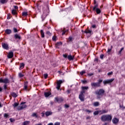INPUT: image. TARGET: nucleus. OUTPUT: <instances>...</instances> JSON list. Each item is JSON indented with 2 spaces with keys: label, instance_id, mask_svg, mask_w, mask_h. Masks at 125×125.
I'll return each instance as SVG.
<instances>
[{
  "label": "nucleus",
  "instance_id": "f257e3e1",
  "mask_svg": "<svg viewBox=\"0 0 125 125\" xmlns=\"http://www.w3.org/2000/svg\"><path fill=\"white\" fill-rule=\"evenodd\" d=\"M101 120L103 122H106V121L111 122L112 121V116L110 115H103L101 117Z\"/></svg>",
  "mask_w": 125,
  "mask_h": 125
},
{
  "label": "nucleus",
  "instance_id": "f03ea898",
  "mask_svg": "<svg viewBox=\"0 0 125 125\" xmlns=\"http://www.w3.org/2000/svg\"><path fill=\"white\" fill-rule=\"evenodd\" d=\"M104 92H105L104 90L100 89L99 90L96 91V94H97V97L98 98H101V96H102L103 94H104Z\"/></svg>",
  "mask_w": 125,
  "mask_h": 125
},
{
  "label": "nucleus",
  "instance_id": "7ed1b4c3",
  "mask_svg": "<svg viewBox=\"0 0 125 125\" xmlns=\"http://www.w3.org/2000/svg\"><path fill=\"white\" fill-rule=\"evenodd\" d=\"M102 83V80H100L97 83H92L91 85L92 86L94 87H99L100 86V84Z\"/></svg>",
  "mask_w": 125,
  "mask_h": 125
},
{
  "label": "nucleus",
  "instance_id": "20e7f679",
  "mask_svg": "<svg viewBox=\"0 0 125 125\" xmlns=\"http://www.w3.org/2000/svg\"><path fill=\"white\" fill-rule=\"evenodd\" d=\"M93 10L94 11H96V13L97 14H99L101 12V10H100V9H99V7H98V5L96 4L93 7Z\"/></svg>",
  "mask_w": 125,
  "mask_h": 125
},
{
  "label": "nucleus",
  "instance_id": "39448f33",
  "mask_svg": "<svg viewBox=\"0 0 125 125\" xmlns=\"http://www.w3.org/2000/svg\"><path fill=\"white\" fill-rule=\"evenodd\" d=\"M84 92H85L84 91H82L79 95V99L81 101H84V95H83Z\"/></svg>",
  "mask_w": 125,
  "mask_h": 125
},
{
  "label": "nucleus",
  "instance_id": "423d86ee",
  "mask_svg": "<svg viewBox=\"0 0 125 125\" xmlns=\"http://www.w3.org/2000/svg\"><path fill=\"white\" fill-rule=\"evenodd\" d=\"M27 107V105L25 104V103H22L21 104V105L18 106V110H22V109H24V108H26Z\"/></svg>",
  "mask_w": 125,
  "mask_h": 125
},
{
  "label": "nucleus",
  "instance_id": "0eeeda50",
  "mask_svg": "<svg viewBox=\"0 0 125 125\" xmlns=\"http://www.w3.org/2000/svg\"><path fill=\"white\" fill-rule=\"evenodd\" d=\"M0 83H5V84H6V83H9V80L7 78L5 79H0Z\"/></svg>",
  "mask_w": 125,
  "mask_h": 125
},
{
  "label": "nucleus",
  "instance_id": "6e6552de",
  "mask_svg": "<svg viewBox=\"0 0 125 125\" xmlns=\"http://www.w3.org/2000/svg\"><path fill=\"white\" fill-rule=\"evenodd\" d=\"M63 81L62 80H59L57 82V88L58 89V90H59V89H60V87H61V83H63Z\"/></svg>",
  "mask_w": 125,
  "mask_h": 125
},
{
  "label": "nucleus",
  "instance_id": "1a4fd4ad",
  "mask_svg": "<svg viewBox=\"0 0 125 125\" xmlns=\"http://www.w3.org/2000/svg\"><path fill=\"white\" fill-rule=\"evenodd\" d=\"M114 79H111L107 80H105L104 81L103 83L104 84H107V83H112L114 81Z\"/></svg>",
  "mask_w": 125,
  "mask_h": 125
},
{
  "label": "nucleus",
  "instance_id": "9d476101",
  "mask_svg": "<svg viewBox=\"0 0 125 125\" xmlns=\"http://www.w3.org/2000/svg\"><path fill=\"white\" fill-rule=\"evenodd\" d=\"M112 123L114 125H117L119 123V119L114 118L112 119Z\"/></svg>",
  "mask_w": 125,
  "mask_h": 125
},
{
  "label": "nucleus",
  "instance_id": "9b49d317",
  "mask_svg": "<svg viewBox=\"0 0 125 125\" xmlns=\"http://www.w3.org/2000/svg\"><path fill=\"white\" fill-rule=\"evenodd\" d=\"M2 46L4 49H8V44L5 43H2Z\"/></svg>",
  "mask_w": 125,
  "mask_h": 125
},
{
  "label": "nucleus",
  "instance_id": "f8f14e48",
  "mask_svg": "<svg viewBox=\"0 0 125 125\" xmlns=\"http://www.w3.org/2000/svg\"><path fill=\"white\" fill-rule=\"evenodd\" d=\"M55 101L58 103H61L63 101V99L62 98H55Z\"/></svg>",
  "mask_w": 125,
  "mask_h": 125
},
{
  "label": "nucleus",
  "instance_id": "ddd939ff",
  "mask_svg": "<svg viewBox=\"0 0 125 125\" xmlns=\"http://www.w3.org/2000/svg\"><path fill=\"white\" fill-rule=\"evenodd\" d=\"M106 113H108V110H99V114L100 115H102V114H105Z\"/></svg>",
  "mask_w": 125,
  "mask_h": 125
},
{
  "label": "nucleus",
  "instance_id": "4468645a",
  "mask_svg": "<svg viewBox=\"0 0 125 125\" xmlns=\"http://www.w3.org/2000/svg\"><path fill=\"white\" fill-rule=\"evenodd\" d=\"M8 58H12L13 57V52H10L7 55Z\"/></svg>",
  "mask_w": 125,
  "mask_h": 125
},
{
  "label": "nucleus",
  "instance_id": "2eb2a0df",
  "mask_svg": "<svg viewBox=\"0 0 125 125\" xmlns=\"http://www.w3.org/2000/svg\"><path fill=\"white\" fill-rule=\"evenodd\" d=\"M23 89L24 90H28V82H24V86Z\"/></svg>",
  "mask_w": 125,
  "mask_h": 125
},
{
  "label": "nucleus",
  "instance_id": "dca6fc26",
  "mask_svg": "<svg viewBox=\"0 0 125 125\" xmlns=\"http://www.w3.org/2000/svg\"><path fill=\"white\" fill-rule=\"evenodd\" d=\"M44 95L45 97H48L49 95H51V93L50 92H46L44 93Z\"/></svg>",
  "mask_w": 125,
  "mask_h": 125
},
{
  "label": "nucleus",
  "instance_id": "f3484780",
  "mask_svg": "<svg viewBox=\"0 0 125 125\" xmlns=\"http://www.w3.org/2000/svg\"><path fill=\"white\" fill-rule=\"evenodd\" d=\"M5 33H6V34H7V35H9V34H11V30L6 29V30H5Z\"/></svg>",
  "mask_w": 125,
  "mask_h": 125
},
{
  "label": "nucleus",
  "instance_id": "a211bd4d",
  "mask_svg": "<svg viewBox=\"0 0 125 125\" xmlns=\"http://www.w3.org/2000/svg\"><path fill=\"white\" fill-rule=\"evenodd\" d=\"M52 114V112L48 111L46 112L45 115L46 117H48V116H50Z\"/></svg>",
  "mask_w": 125,
  "mask_h": 125
},
{
  "label": "nucleus",
  "instance_id": "6ab92c4d",
  "mask_svg": "<svg viewBox=\"0 0 125 125\" xmlns=\"http://www.w3.org/2000/svg\"><path fill=\"white\" fill-rule=\"evenodd\" d=\"M74 56H72V55H68L67 56V59H68V60H74Z\"/></svg>",
  "mask_w": 125,
  "mask_h": 125
},
{
  "label": "nucleus",
  "instance_id": "aec40b11",
  "mask_svg": "<svg viewBox=\"0 0 125 125\" xmlns=\"http://www.w3.org/2000/svg\"><path fill=\"white\" fill-rule=\"evenodd\" d=\"M60 45H62V42H57L56 44V47H57V48H59V46H60Z\"/></svg>",
  "mask_w": 125,
  "mask_h": 125
},
{
  "label": "nucleus",
  "instance_id": "412c9836",
  "mask_svg": "<svg viewBox=\"0 0 125 125\" xmlns=\"http://www.w3.org/2000/svg\"><path fill=\"white\" fill-rule=\"evenodd\" d=\"M82 91H84V90H87V89H88V86H82Z\"/></svg>",
  "mask_w": 125,
  "mask_h": 125
},
{
  "label": "nucleus",
  "instance_id": "4be33fe9",
  "mask_svg": "<svg viewBox=\"0 0 125 125\" xmlns=\"http://www.w3.org/2000/svg\"><path fill=\"white\" fill-rule=\"evenodd\" d=\"M15 39H18V40H20V39H21V37L18 34H16L15 35Z\"/></svg>",
  "mask_w": 125,
  "mask_h": 125
},
{
  "label": "nucleus",
  "instance_id": "5701e85b",
  "mask_svg": "<svg viewBox=\"0 0 125 125\" xmlns=\"http://www.w3.org/2000/svg\"><path fill=\"white\" fill-rule=\"evenodd\" d=\"M22 16H24V17L28 16V13L26 12H23L22 13Z\"/></svg>",
  "mask_w": 125,
  "mask_h": 125
},
{
  "label": "nucleus",
  "instance_id": "b1692460",
  "mask_svg": "<svg viewBox=\"0 0 125 125\" xmlns=\"http://www.w3.org/2000/svg\"><path fill=\"white\" fill-rule=\"evenodd\" d=\"M41 34L42 38H44V33L42 30H41Z\"/></svg>",
  "mask_w": 125,
  "mask_h": 125
},
{
  "label": "nucleus",
  "instance_id": "393cba45",
  "mask_svg": "<svg viewBox=\"0 0 125 125\" xmlns=\"http://www.w3.org/2000/svg\"><path fill=\"white\" fill-rule=\"evenodd\" d=\"M25 66V64H24V63H21L20 64V69H23L24 68V66Z\"/></svg>",
  "mask_w": 125,
  "mask_h": 125
},
{
  "label": "nucleus",
  "instance_id": "a878e982",
  "mask_svg": "<svg viewBox=\"0 0 125 125\" xmlns=\"http://www.w3.org/2000/svg\"><path fill=\"white\" fill-rule=\"evenodd\" d=\"M12 13L13 15H16L17 14V12L15 10H12Z\"/></svg>",
  "mask_w": 125,
  "mask_h": 125
},
{
  "label": "nucleus",
  "instance_id": "bb28decb",
  "mask_svg": "<svg viewBox=\"0 0 125 125\" xmlns=\"http://www.w3.org/2000/svg\"><path fill=\"white\" fill-rule=\"evenodd\" d=\"M11 94L13 97H17V94L14 92L11 93Z\"/></svg>",
  "mask_w": 125,
  "mask_h": 125
},
{
  "label": "nucleus",
  "instance_id": "cd10ccee",
  "mask_svg": "<svg viewBox=\"0 0 125 125\" xmlns=\"http://www.w3.org/2000/svg\"><path fill=\"white\" fill-rule=\"evenodd\" d=\"M32 116L34 118H38V116L37 115V113H32Z\"/></svg>",
  "mask_w": 125,
  "mask_h": 125
},
{
  "label": "nucleus",
  "instance_id": "c85d7f7f",
  "mask_svg": "<svg viewBox=\"0 0 125 125\" xmlns=\"http://www.w3.org/2000/svg\"><path fill=\"white\" fill-rule=\"evenodd\" d=\"M0 2L1 3H5V2H7V0H0Z\"/></svg>",
  "mask_w": 125,
  "mask_h": 125
},
{
  "label": "nucleus",
  "instance_id": "c756f323",
  "mask_svg": "<svg viewBox=\"0 0 125 125\" xmlns=\"http://www.w3.org/2000/svg\"><path fill=\"white\" fill-rule=\"evenodd\" d=\"M30 124V121H25L23 123V125H27Z\"/></svg>",
  "mask_w": 125,
  "mask_h": 125
},
{
  "label": "nucleus",
  "instance_id": "7c9ffc66",
  "mask_svg": "<svg viewBox=\"0 0 125 125\" xmlns=\"http://www.w3.org/2000/svg\"><path fill=\"white\" fill-rule=\"evenodd\" d=\"M99 114V111H96L94 112V115L95 116H96V115H98Z\"/></svg>",
  "mask_w": 125,
  "mask_h": 125
},
{
  "label": "nucleus",
  "instance_id": "2f4dec72",
  "mask_svg": "<svg viewBox=\"0 0 125 125\" xmlns=\"http://www.w3.org/2000/svg\"><path fill=\"white\" fill-rule=\"evenodd\" d=\"M94 106H99V103L98 102H95L94 103Z\"/></svg>",
  "mask_w": 125,
  "mask_h": 125
},
{
  "label": "nucleus",
  "instance_id": "473e14b6",
  "mask_svg": "<svg viewBox=\"0 0 125 125\" xmlns=\"http://www.w3.org/2000/svg\"><path fill=\"white\" fill-rule=\"evenodd\" d=\"M56 39H57V37L56 36H54L52 38V40L54 41V42H56Z\"/></svg>",
  "mask_w": 125,
  "mask_h": 125
},
{
  "label": "nucleus",
  "instance_id": "72a5a7b5",
  "mask_svg": "<svg viewBox=\"0 0 125 125\" xmlns=\"http://www.w3.org/2000/svg\"><path fill=\"white\" fill-rule=\"evenodd\" d=\"M73 41V38L72 37H69V38L68 39V42H72Z\"/></svg>",
  "mask_w": 125,
  "mask_h": 125
},
{
  "label": "nucleus",
  "instance_id": "f704fd0d",
  "mask_svg": "<svg viewBox=\"0 0 125 125\" xmlns=\"http://www.w3.org/2000/svg\"><path fill=\"white\" fill-rule=\"evenodd\" d=\"M85 112H86V113H88V114H90V113H91V111L88 109L85 110Z\"/></svg>",
  "mask_w": 125,
  "mask_h": 125
},
{
  "label": "nucleus",
  "instance_id": "c9c22d12",
  "mask_svg": "<svg viewBox=\"0 0 125 125\" xmlns=\"http://www.w3.org/2000/svg\"><path fill=\"white\" fill-rule=\"evenodd\" d=\"M19 76L20 78H22V77H24V75H23V74H22V73H20L19 74Z\"/></svg>",
  "mask_w": 125,
  "mask_h": 125
},
{
  "label": "nucleus",
  "instance_id": "e433bc0d",
  "mask_svg": "<svg viewBox=\"0 0 125 125\" xmlns=\"http://www.w3.org/2000/svg\"><path fill=\"white\" fill-rule=\"evenodd\" d=\"M123 50H124V48H121L120 50L118 52V54H121V53H122V51H123Z\"/></svg>",
  "mask_w": 125,
  "mask_h": 125
},
{
  "label": "nucleus",
  "instance_id": "4c0bfd02",
  "mask_svg": "<svg viewBox=\"0 0 125 125\" xmlns=\"http://www.w3.org/2000/svg\"><path fill=\"white\" fill-rule=\"evenodd\" d=\"M82 83H87V81L86 80H82Z\"/></svg>",
  "mask_w": 125,
  "mask_h": 125
},
{
  "label": "nucleus",
  "instance_id": "58836bf2",
  "mask_svg": "<svg viewBox=\"0 0 125 125\" xmlns=\"http://www.w3.org/2000/svg\"><path fill=\"white\" fill-rule=\"evenodd\" d=\"M4 89H5L6 90H7V85H6V84H4Z\"/></svg>",
  "mask_w": 125,
  "mask_h": 125
},
{
  "label": "nucleus",
  "instance_id": "ea45409f",
  "mask_svg": "<svg viewBox=\"0 0 125 125\" xmlns=\"http://www.w3.org/2000/svg\"><path fill=\"white\" fill-rule=\"evenodd\" d=\"M13 31L15 33H17V32H18V30L16 28H13Z\"/></svg>",
  "mask_w": 125,
  "mask_h": 125
},
{
  "label": "nucleus",
  "instance_id": "a19ab883",
  "mask_svg": "<svg viewBox=\"0 0 125 125\" xmlns=\"http://www.w3.org/2000/svg\"><path fill=\"white\" fill-rule=\"evenodd\" d=\"M85 33H86V34H90V33H91V31L88 30L85 31Z\"/></svg>",
  "mask_w": 125,
  "mask_h": 125
},
{
  "label": "nucleus",
  "instance_id": "79ce46f5",
  "mask_svg": "<svg viewBox=\"0 0 125 125\" xmlns=\"http://www.w3.org/2000/svg\"><path fill=\"white\" fill-rule=\"evenodd\" d=\"M48 75H47V74H44V78H45V79H47V77H48Z\"/></svg>",
  "mask_w": 125,
  "mask_h": 125
},
{
  "label": "nucleus",
  "instance_id": "37998d69",
  "mask_svg": "<svg viewBox=\"0 0 125 125\" xmlns=\"http://www.w3.org/2000/svg\"><path fill=\"white\" fill-rule=\"evenodd\" d=\"M13 106L14 107H17V106H18V104H17V103H15Z\"/></svg>",
  "mask_w": 125,
  "mask_h": 125
},
{
  "label": "nucleus",
  "instance_id": "c03bdc74",
  "mask_svg": "<svg viewBox=\"0 0 125 125\" xmlns=\"http://www.w3.org/2000/svg\"><path fill=\"white\" fill-rule=\"evenodd\" d=\"M4 118H7L8 117V114L5 113L4 114Z\"/></svg>",
  "mask_w": 125,
  "mask_h": 125
},
{
  "label": "nucleus",
  "instance_id": "a18cd8bd",
  "mask_svg": "<svg viewBox=\"0 0 125 125\" xmlns=\"http://www.w3.org/2000/svg\"><path fill=\"white\" fill-rule=\"evenodd\" d=\"M46 34H47V35H48L49 36L51 35V33L49 31H47Z\"/></svg>",
  "mask_w": 125,
  "mask_h": 125
},
{
  "label": "nucleus",
  "instance_id": "49530a36",
  "mask_svg": "<svg viewBox=\"0 0 125 125\" xmlns=\"http://www.w3.org/2000/svg\"><path fill=\"white\" fill-rule=\"evenodd\" d=\"M10 121L11 123H13V122H14L15 120L14 119L10 118Z\"/></svg>",
  "mask_w": 125,
  "mask_h": 125
},
{
  "label": "nucleus",
  "instance_id": "de8ad7c7",
  "mask_svg": "<svg viewBox=\"0 0 125 125\" xmlns=\"http://www.w3.org/2000/svg\"><path fill=\"white\" fill-rule=\"evenodd\" d=\"M42 20H44V18H45V16L44 15V14L42 15Z\"/></svg>",
  "mask_w": 125,
  "mask_h": 125
},
{
  "label": "nucleus",
  "instance_id": "09e8293b",
  "mask_svg": "<svg viewBox=\"0 0 125 125\" xmlns=\"http://www.w3.org/2000/svg\"><path fill=\"white\" fill-rule=\"evenodd\" d=\"M108 76H110V75H113V72H109L108 74H107Z\"/></svg>",
  "mask_w": 125,
  "mask_h": 125
},
{
  "label": "nucleus",
  "instance_id": "8fccbe9b",
  "mask_svg": "<svg viewBox=\"0 0 125 125\" xmlns=\"http://www.w3.org/2000/svg\"><path fill=\"white\" fill-rule=\"evenodd\" d=\"M103 57H104V55H103V54L101 55V56H100V59H103Z\"/></svg>",
  "mask_w": 125,
  "mask_h": 125
},
{
  "label": "nucleus",
  "instance_id": "3c124183",
  "mask_svg": "<svg viewBox=\"0 0 125 125\" xmlns=\"http://www.w3.org/2000/svg\"><path fill=\"white\" fill-rule=\"evenodd\" d=\"M85 73V71H83L82 72L80 73L81 75L83 76V74H84Z\"/></svg>",
  "mask_w": 125,
  "mask_h": 125
},
{
  "label": "nucleus",
  "instance_id": "603ef678",
  "mask_svg": "<svg viewBox=\"0 0 125 125\" xmlns=\"http://www.w3.org/2000/svg\"><path fill=\"white\" fill-rule=\"evenodd\" d=\"M110 49H108L107 52H110L111 50H112V46H111Z\"/></svg>",
  "mask_w": 125,
  "mask_h": 125
},
{
  "label": "nucleus",
  "instance_id": "864d4df0",
  "mask_svg": "<svg viewBox=\"0 0 125 125\" xmlns=\"http://www.w3.org/2000/svg\"><path fill=\"white\" fill-rule=\"evenodd\" d=\"M7 19H10V14H8Z\"/></svg>",
  "mask_w": 125,
  "mask_h": 125
},
{
  "label": "nucleus",
  "instance_id": "5fc2aeb1",
  "mask_svg": "<svg viewBox=\"0 0 125 125\" xmlns=\"http://www.w3.org/2000/svg\"><path fill=\"white\" fill-rule=\"evenodd\" d=\"M64 106L65 108H69V105L68 104H65Z\"/></svg>",
  "mask_w": 125,
  "mask_h": 125
},
{
  "label": "nucleus",
  "instance_id": "6e6d98bb",
  "mask_svg": "<svg viewBox=\"0 0 125 125\" xmlns=\"http://www.w3.org/2000/svg\"><path fill=\"white\" fill-rule=\"evenodd\" d=\"M65 33H66V31H65V30H63V31H62V35H64L65 34Z\"/></svg>",
  "mask_w": 125,
  "mask_h": 125
},
{
  "label": "nucleus",
  "instance_id": "4d7b16f0",
  "mask_svg": "<svg viewBox=\"0 0 125 125\" xmlns=\"http://www.w3.org/2000/svg\"><path fill=\"white\" fill-rule=\"evenodd\" d=\"M92 27H93V28H96V25L95 24H94L92 26Z\"/></svg>",
  "mask_w": 125,
  "mask_h": 125
},
{
  "label": "nucleus",
  "instance_id": "13d9d810",
  "mask_svg": "<svg viewBox=\"0 0 125 125\" xmlns=\"http://www.w3.org/2000/svg\"><path fill=\"white\" fill-rule=\"evenodd\" d=\"M63 56L64 57V58H67V55H63Z\"/></svg>",
  "mask_w": 125,
  "mask_h": 125
},
{
  "label": "nucleus",
  "instance_id": "bf43d9fd",
  "mask_svg": "<svg viewBox=\"0 0 125 125\" xmlns=\"http://www.w3.org/2000/svg\"><path fill=\"white\" fill-rule=\"evenodd\" d=\"M15 9H18V7L17 6H14Z\"/></svg>",
  "mask_w": 125,
  "mask_h": 125
},
{
  "label": "nucleus",
  "instance_id": "052dcab7",
  "mask_svg": "<svg viewBox=\"0 0 125 125\" xmlns=\"http://www.w3.org/2000/svg\"><path fill=\"white\" fill-rule=\"evenodd\" d=\"M35 125H42V123H39L38 124H36Z\"/></svg>",
  "mask_w": 125,
  "mask_h": 125
},
{
  "label": "nucleus",
  "instance_id": "680f3d73",
  "mask_svg": "<svg viewBox=\"0 0 125 125\" xmlns=\"http://www.w3.org/2000/svg\"><path fill=\"white\" fill-rule=\"evenodd\" d=\"M92 75H93V74L91 73V74H89L88 76H89L90 77H91V76H92Z\"/></svg>",
  "mask_w": 125,
  "mask_h": 125
},
{
  "label": "nucleus",
  "instance_id": "e2e57ef3",
  "mask_svg": "<svg viewBox=\"0 0 125 125\" xmlns=\"http://www.w3.org/2000/svg\"><path fill=\"white\" fill-rule=\"evenodd\" d=\"M2 107V104H1L0 103V108Z\"/></svg>",
  "mask_w": 125,
  "mask_h": 125
},
{
  "label": "nucleus",
  "instance_id": "0e129e2a",
  "mask_svg": "<svg viewBox=\"0 0 125 125\" xmlns=\"http://www.w3.org/2000/svg\"><path fill=\"white\" fill-rule=\"evenodd\" d=\"M1 90H2V88H1V87H0V91H1Z\"/></svg>",
  "mask_w": 125,
  "mask_h": 125
},
{
  "label": "nucleus",
  "instance_id": "69168bd1",
  "mask_svg": "<svg viewBox=\"0 0 125 125\" xmlns=\"http://www.w3.org/2000/svg\"><path fill=\"white\" fill-rule=\"evenodd\" d=\"M86 119H90V117H87L86 118Z\"/></svg>",
  "mask_w": 125,
  "mask_h": 125
},
{
  "label": "nucleus",
  "instance_id": "338daca9",
  "mask_svg": "<svg viewBox=\"0 0 125 125\" xmlns=\"http://www.w3.org/2000/svg\"><path fill=\"white\" fill-rule=\"evenodd\" d=\"M42 117H43V116H44V114H43V113H42Z\"/></svg>",
  "mask_w": 125,
  "mask_h": 125
},
{
  "label": "nucleus",
  "instance_id": "774afa93",
  "mask_svg": "<svg viewBox=\"0 0 125 125\" xmlns=\"http://www.w3.org/2000/svg\"><path fill=\"white\" fill-rule=\"evenodd\" d=\"M120 107H121V108H122V107H123V106H121V105H120Z\"/></svg>",
  "mask_w": 125,
  "mask_h": 125
}]
</instances>
